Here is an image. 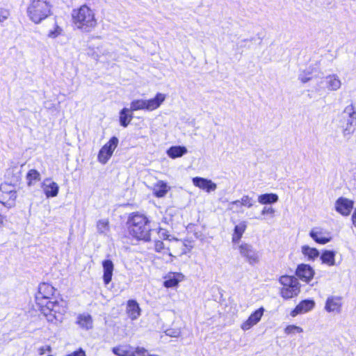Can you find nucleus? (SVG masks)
Segmentation results:
<instances>
[{
    "label": "nucleus",
    "mask_w": 356,
    "mask_h": 356,
    "mask_svg": "<svg viewBox=\"0 0 356 356\" xmlns=\"http://www.w3.org/2000/svg\"><path fill=\"white\" fill-rule=\"evenodd\" d=\"M245 229V224H237L235 226L232 235V243L234 244V248H236L235 245L239 243V241L241 238Z\"/></svg>",
    "instance_id": "nucleus-23"
},
{
    "label": "nucleus",
    "mask_w": 356,
    "mask_h": 356,
    "mask_svg": "<svg viewBox=\"0 0 356 356\" xmlns=\"http://www.w3.org/2000/svg\"><path fill=\"white\" fill-rule=\"evenodd\" d=\"M278 201V196L275 193H266L258 196V202L262 204H273Z\"/></svg>",
    "instance_id": "nucleus-25"
},
{
    "label": "nucleus",
    "mask_w": 356,
    "mask_h": 356,
    "mask_svg": "<svg viewBox=\"0 0 356 356\" xmlns=\"http://www.w3.org/2000/svg\"><path fill=\"white\" fill-rule=\"evenodd\" d=\"M325 309L328 312L340 313L341 309V298L336 296H332L327 299Z\"/></svg>",
    "instance_id": "nucleus-15"
},
{
    "label": "nucleus",
    "mask_w": 356,
    "mask_h": 356,
    "mask_svg": "<svg viewBox=\"0 0 356 356\" xmlns=\"http://www.w3.org/2000/svg\"><path fill=\"white\" fill-rule=\"evenodd\" d=\"M112 352L117 356H136L134 348L129 345H120L112 348Z\"/></svg>",
    "instance_id": "nucleus-19"
},
{
    "label": "nucleus",
    "mask_w": 356,
    "mask_h": 356,
    "mask_svg": "<svg viewBox=\"0 0 356 356\" xmlns=\"http://www.w3.org/2000/svg\"><path fill=\"white\" fill-rule=\"evenodd\" d=\"M154 249L156 252H160L164 249V244L160 240H156L154 244Z\"/></svg>",
    "instance_id": "nucleus-47"
},
{
    "label": "nucleus",
    "mask_w": 356,
    "mask_h": 356,
    "mask_svg": "<svg viewBox=\"0 0 356 356\" xmlns=\"http://www.w3.org/2000/svg\"><path fill=\"white\" fill-rule=\"evenodd\" d=\"M67 356H86V353L82 348H79Z\"/></svg>",
    "instance_id": "nucleus-50"
},
{
    "label": "nucleus",
    "mask_w": 356,
    "mask_h": 356,
    "mask_svg": "<svg viewBox=\"0 0 356 356\" xmlns=\"http://www.w3.org/2000/svg\"><path fill=\"white\" fill-rule=\"evenodd\" d=\"M343 113L348 115V118H356V112L353 104L347 106L343 111Z\"/></svg>",
    "instance_id": "nucleus-42"
},
{
    "label": "nucleus",
    "mask_w": 356,
    "mask_h": 356,
    "mask_svg": "<svg viewBox=\"0 0 356 356\" xmlns=\"http://www.w3.org/2000/svg\"><path fill=\"white\" fill-rule=\"evenodd\" d=\"M312 79L310 72H303L298 76V79L303 83L309 81Z\"/></svg>",
    "instance_id": "nucleus-41"
},
{
    "label": "nucleus",
    "mask_w": 356,
    "mask_h": 356,
    "mask_svg": "<svg viewBox=\"0 0 356 356\" xmlns=\"http://www.w3.org/2000/svg\"><path fill=\"white\" fill-rule=\"evenodd\" d=\"M310 236L317 243L325 244L330 241V238L325 236V234L322 231L313 229L310 232Z\"/></svg>",
    "instance_id": "nucleus-24"
},
{
    "label": "nucleus",
    "mask_w": 356,
    "mask_h": 356,
    "mask_svg": "<svg viewBox=\"0 0 356 356\" xmlns=\"http://www.w3.org/2000/svg\"><path fill=\"white\" fill-rule=\"evenodd\" d=\"M165 334L166 335L170 336L171 337H179L180 332L178 330L170 329L165 331Z\"/></svg>",
    "instance_id": "nucleus-48"
},
{
    "label": "nucleus",
    "mask_w": 356,
    "mask_h": 356,
    "mask_svg": "<svg viewBox=\"0 0 356 356\" xmlns=\"http://www.w3.org/2000/svg\"><path fill=\"white\" fill-rule=\"evenodd\" d=\"M238 200L240 202L244 209L245 208L250 209L255 204V201L254 200L253 197H250L248 195H243L241 200Z\"/></svg>",
    "instance_id": "nucleus-35"
},
{
    "label": "nucleus",
    "mask_w": 356,
    "mask_h": 356,
    "mask_svg": "<svg viewBox=\"0 0 356 356\" xmlns=\"http://www.w3.org/2000/svg\"><path fill=\"white\" fill-rule=\"evenodd\" d=\"M300 292V286L291 287H283L281 290V296L285 299L291 298L297 296Z\"/></svg>",
    "instance_id": "nucleus-26"
},
{
    "label": "nucleus",
    "mask_w": 356,
    "mask_h": 356,
    "mask_svg": "<svg viewBox=\"0 0 356 356\" xmlns=\"http://www.w3.org/2000/svg\"><path fill=\"white\" fill-rule=\"evenodd\" d=\"M187 149L183 146H172L167 150V154L172 159L181 157L187 153Z\"/></svg>",
    "instance_id": "nucleus-21"
},
{
    "label": "nucleus",
    "mask_w": 356,
    "mask_h": 356,
    "mask_svg": "<svg viewBox=\"0 0 356 356\" xmlns=\"http://www.w3.org/2000/svg\"><path fill=\"white\" fill-rule=\"evenodd\" d=\"M275 211L271 207H264L261 215L264 216V220H271L275 216Z\"/></svg>",
    "instance_id": "nucleus-38"
},
{
    "label": "nucleus",
    "mask_w": 356,
    "mask_h": 356,
    "mask_svg": "<svg viewBox=\"0 0 356 356\" xmlns=\"http://www.w3.org/2000/svg\"><path fill=\"white\" fill-rule=\"evenodd\" d=\"M302 252L309 260H314L319 256V252L317 249L310 248L308 245H303L302 247Z\"/></svg>",
    "instance_id": "nucleus-32"
},
{
    "label": "nucleus",
    "mask_w": 356,
    "mask_h": 356,
    "mask_svg": "<svg viewBox=\"0 0 356 356\" xmlns=\"http://www.w3.org/2000/svg\"><path fill=\"white\" fill-rule=\"evenodd\" d=\"M192 181L194 186L207 193L214 191L217 188V185L210 179L197 177H194Z\"/></svg>",
    "instance_id": "nucleus-11"
},
{
    "label": "nucleus",
    "mask_w": 356,
    "mask_h": 356,
    "mask_svg": "<svg viewBox=\"0 0 356 356\" xmlns=\"http://www.w3.org/2000/svg\"><path fill=\"white\" fill-rule=\"evenodd\" d=\"M264 312V309L260 307L254 312L249 318L241 325V328L243 330L250 329L253 325H256L261 320Z\"/></svg>",
    "instance_id": "nucleus-12"
},
{
    "label": "nucleus",
    "mask_w": 356,
    "mask_h": 356,
    "mask_svg": "<svg viewBox=\"0 0 356 356\" xmlns=\"http://www.w3.org/2000/svg\"><path fill=\"white\" fill-rule=\"evenodd\" d=\"M51 14V5L47 0H32L27 8L30 20L39 24Z\"/></svg>",
    "instance_id": "nucleus-3"
},
{
    "label": "nucleus",
    "mask_w": 356,
    "mask_h": 356,
    "mask_svg": "<svg viewBox=\"0 0 356 356\" xmlns=\"http://www.w3.org/2000/svg\"><path fill=\"white\" fill-rule=\"evenodd\" d=\"M72 19L78 29L88 32L95 28L97 20L94 12L86 5L81 6L79 9L72 12Z\"/></svg>",
    "instance_id": "nucleus-2"
},
{
    "label": "nucleus",
    "mask_w": 356,
    "mask_h": 356,
    "mask_svg": "<svg viewBox=\"0 0 356 356\" xmlns=\"http://www.w3.org/2000/svg\"><path fill=\"white\" fill-rule=\"evenodd\" d=\"M356 225V224H355Z\"/></svg>",
    "instance_id": "nucleus-54"
},
{
    "label": "nucleus",
    "mask_w": 356,
    "mask_h": 356,
    "mask_svg": "<svg viewBox=\"0 0 356 356\" xmlns=\"http://www.w3.org/2000/svg\"><path fill=\"white\" fill-rule=\"evenodd\" d=\"M296 275L302 281L308 283L313 278L314 270L309 265L302 264L298 266Z\"/></svg>",
    "instance_id": "nucleus-10"
},
{
    "label": "nucleus",
    "mask_w": 356,
    "mask_h": 356,
    "mask_svg": "<svg viewBox=\"0 0 356 356\" xmlns=\"http://www.w3.org/2000/svg\"><path fill=\"white\" fill-rule=\"evenodd\" d=\"M136 356H146L147 350L142 347H137L134 350Z\"/></svg>",
    "instance_id": "nucleus-45"
},
{
    "label": "nucleus",
    "mask_w": 356,
    "mask_h": 356,
    "mask_svg": "<svg viewBox=\"0 0 356 356\" xmlns=\"http://www.w3.org/2000/svg\"><path fill=\"white\" fill-rule=\"evenodd\" d=\"M353 207V202L347 198L340 197L335 203L336 210L343 216H348Z\"/></svg>",
    "instance_id": "nucleus-13"
},
{
    "label": "nucleus",
    "mask_w": 356,
    "mask_h": 356,
    "mask_svg": "<svg viewBox=\"0 0 356 356\" xmlns=\"http://www.w3.org/2000/svg\"><path fill=\"white\" fill-rule=\"evenodd\" d=\"M325 89L326 85L325 79L323 80L318 81L314 86V91L318 94H322L323 92L325 91Z\"/></svg>",
    "instance_id": "nucleus-40"
},
{
    "label": "nucleus",
    "mask_w": 356,
    "mask_h": 356,
    "mask_svg": "<svg viewBox=\"0 0 356 356\" xmlns=\"http://www.w3.org/2000/svg\"><path fill=\"white\" fill-rule=\"evenodd\" d=\"M127 312L131 320L137 319L140 315V308L138 303L134 300H128Z\"/></svg>",
    "instance_id": "nucleus-18"
},
{
    "label": "nucleus",
    "mask_w": 356,
    "mask_h": 356,
    "mask_svg": "<svg viewBox=\"0 0 356 356\" xmlns=\"http://www.w3.org/2000/svg\"><path fill=\"white\" fill-rule=\"evenodd\" d=\"M315 302L312 300H305L301 301L296 308L291 311V316L294 317L300 314L306 313L313 309Z\"/></svg>",
    "instance_id": "nucleus-14"
},
{
    "label": "nucleus",
    "mask_w": 356,
    "mask_h": 356,
    "mask_svg": "<svg viewBox=\"0 0 356 356\" xmlns=\"http://www.w3.org/2000/svg\"><path fill=\"white\" fill-rule=\"evenodd\" d=\"M41 188L47 198L58 195L59 186L51 178H45L41 183Z\"/></svg>",
    "instance_id": "nucleus-9"
},
{
    "label": "nucleus",
    "mask_w": 356,
    "mask_h": 356,
    "mask_svg": "<svg viewBox=\"0 0 356 356\" xmlns=\"http://www.w3.org/2000/svg\"><path fill=\"white\" fill-rule=\"evenodd\" d=\"M156 231L154 232V234H156L159 235V237L161 239H168V240H170L169 238L170 237V235L168 234V231L165 229H162V228H156L155 229Z\"/></svg>",
    "instance_id": "nucleus-43"
},
{
    "label": "nucleus",
    "mask_w": 356,
    "mask_h": 356,
    "mask_svg": "<svg viewBox=\"0 0 356 356\" xmlns=\"http://www.w3.org/2000/svg\"><path fill=\"white\" fill-rule=\"evenodd\" d=\"M63 29L59 26L55 20L53 21V29L49 30L47 33V37L54 39L62 34Z\"/></svg>",
    "instance_id": "nucleus-34"
},
{
    "label": "nucleus",
    "mask_w": 356,
    "mask_h": 356,
    "mask_svg": "<svg viewBox=\"0 0 356 356\" xmlns=\"http://www.w3.org/2000/svg\"><path fill=\"white\" fill-rule=\"evenodd\" d=\"M102 266L104 270L103 280L104 284L107 285L112 280L114 265L111 260L106 259L103 261Z\"/></svg>",
    "instance_id": "nucleus-17"
},
{
    "label": "nucleus",
    "mask_w": 356,
    "mask_h": 356,
    "mask_svg": "<svg viewBox=\"0 0 356 356\" xmlns=\"http://www.w3.org/2000/svg\"><path fill=\"white\" fill-rule=\"evenodd\" d=\"M352 220H353V222H356V209L355 210V211L353 213Z\"/></svg>",
    "instance_id": "nucleus-51"
},
{
    "label": "nucleus",
    "mask_w": 356,
    "mask_h": 356,
    "mask_svg": "<svg viewBox=\"0 0 356 356\" xmlns=\"http://www.w3.org/2000/svg\"><path fill=\"white\" fill-rule=\"evenodd\" d=\"M16 197L15 186L8 183H3L0 185V202L4 205L11 207L14 204Z\"/></svg>",
    "instance_id": "nucleus-6"
},
{
    "label": "nucleus",
    "mask_w": 356,
    "mask_h": 356,
    "mask_svg": "<svg viewBox=\"0 0 356 356\" xmlns=\"http://www.w3.org/2000/svg\"><path fill=\"white\" fill-rule=\"evenodd\" d=\"M10 15V13L8 10L5 9H1L0 10V23L6 20Z\"/></svg>",
    "instance_id": "nucleus-44"
},
{
    "label": "nucleus",
    "mask_w": 356,
    "mask_h": 356,
    "mask_svg": "<svg viewBox=\"0 0 356 356\" xmlns=\"http://www.w3.org/2000/svg\"><path fill=\"white\" fill-rule=\"evenodd\" d=\"M170 187L163 181H159L153 186V193L157 197H164L168 192Z\"/></svg>",
    "instance_id": "nucleus-20"
},
{
    "label": "nucleus",
    "mask_w": 356,
    "mask_h": 356,
    "mask_svg": "<svg viewBox=\"0 0 356 356\" xmlns=\"http://www.w3.org/2000/svg\"><path fill=\"white\" fill-rule=\"evenodd\" d=\"M52 350L51 349V347L50 346H42V347H40L39 349H38V353L40 355H42L45 353L46 351L49 352V353H51Z\"/></svg>",
    "instance_id": "nucleus-49"
},
{
    "label": "nucleus",
    "mask_w": 356,
    "mask_h": 356,
    "mask_svg": "<svg viewBox=\"0 0 356 356\" xmlns=\"http://www.w3.org/2000/svg\"><path fill=\"white\" fill-rule=\"evenodd\" d=\"M280 282L284 287H291L300 286V284L296 277L289 275H283L280 278Z\"/></svg>",
    "instance_id": "nucleus-28"
},
{
    "label": "nucleus",
    "mask_w": 356,
    "mask_h": 356,
    "mask_svg": "<svg viewBox=\"0 0 356 356\" xmlns=\"http://www.w3.org/2000/svg\"><path fill=\"white\" fill-rule=\"evenodd\" d=\"M326 89L329 91L338 90L341 86V81L337 74H330L325 77Z\"/></svg>",
    "instance_id": "nucleus-16"
},
{
    "label": "nucleus",
    "mask_w": 356,
    "mask_h": 356,
    "mask_svg": "<svg viewBox=\"0 0 356 356\" xmlns=\"http://www.w3.org/2000/svg\"><path fill=\"white\" fill-rule=\"evenodd\" d=\"M355 125H356V118H348L346 120V126L343 129L344 137H348L354 132L353 126Z\"/></svg>",
    "instance_id": "nucleus-30"
},
{
    "label": "nucleus",
    "mask_w": 356,
    "mask_h": 356,
    "mask_svg": "<svg viewBox=\"0 0 356 356\" xmlns=\"http://www.w3.org/2000/svg\"><path fill=\"white\" fill-rule=\"evenodd\" d=\"M165 99V95L163 93H157L154 98L150 99H136L131 102L130 111L147 110L152 111L158 108Z\"/></svg>",
    "instance_id": "nucleus-4"
},
{
    "label": "nucleus",
    "mask_w": 356,
    "mask_h": 356,
    "mask_svg": "<svg viewBox=\"0 0 356 356\" xmlns=\"http://www.w3.org/2000/svg\"><path fill=\"white\" fill-rule=\"evenodd\" d=\"M103 227H106V225H108V224H104V223H102L101 224Z\"/></svg>",
    "instance_id": "nucleus-53"
},
{
    "label": "nucleus",
    "mask_w": 356,
    "mask_h": 356,
    "mask_svg": "<svg viewBox=\"0 0 356 356\" xmlns=\"http://www.w3.org/2000/svg\"><path fill=\"white\" fill-rule=\"evenodd\" d=\"M227 209L236 213H243L245 211V209L238 200L229 202L227 206Z\"/></svg>",
    "instance_id": "nucleus-33"
},
{
    "label": "nucleus",
    "mask_w": 356,
    "mask_h": 356,
    "mask_svg": "<svg viewBox=\"0 0 356 356\" xmlns=\"http://www.w3.org/2000/svg\"><path fill=\"white\" fill-rule=\"evenodd\" d=\"M26 179L27 180L28 186H31L39 181L41 179V176L38 170L31 169L26 174Z\"/></svg>",
    "instance_id": "nucleus-27"
},
{
    "label": "nucleus",
    "mask_w": 356,
    "mask_h": 356,
    "mask_svg": "<svg viewBox=\"0 0 356 356\" xmlns=\"http://www.w3.org/2000/svg\"><path fill=\"white\" fill-rule=\"evenodd\" d=\"M118 139L115 136L112 137L110 140L99 150L98 154L99 161L105 164L112 156L113 151L118 146Z\"/></svg>",
    "instance_id": "nucleus-8"
},
{
    "label": "nucleus",
    "mask_w": 356,
    "mask_h": 356,
    "mask_svg": "<svg viewBox=\"0 0 356 356\" xmlns=\"http://www.w3.org/2000/svg\"><path fill=\"white\" fill-rule=\"evenodd\" d=\"M241 257L245 258L250 265L258 264L260 261L259 252L253 246L247 243H242L238 247Z\"/></svg>",
    "instance_id": "nucleus-7"
},
{
    "label": "nucleus",
    "mask_w": 356,
    "mask_h": 356,
    "mask_svg": "<svg viewBox=\"0 0 356 356\" xmlns=\"http://www.w3.org/2000/svg\"><path fill=\"white\" fill-rule=\"evenodd\" d=\"M129 111L130 109L124 108L120 113V124L124 127H127L133 118L132 114H129Z\"/></svg>",
    "instance_id": "nucleus-29"
},
{
    "label": "nucleus",
    "mask_w": 356,
    "mask_h": 356,
    "mask_svg": "<svg viewBox=\"0 0 356 356\" xmlns=\"http://www.w3.org/2000/svg\"><path fill=\"white\" fill-rule=\"evenodd\" d=\"M127 222H148V220L144 215L133 213L129 217Z\"/></svg>",
    "instance_id": "nucleus-37"
},
{
    "label": "nucleus",
    "mask_w": 356,
    "mask_h": 356,
    "mask_svg": "<svg viewBox=\"0 0 356 356\" xmlns=\"http://www.w3.org/2000/svg\"><path fill=\"white\" fill-rule=\"evenodd\" d=\"M76 323L80 327L87 330L92 327V319L89 314L79 315Z\"/></svg>",
    "instance_id": "nucleus-22"
},
{
    "label": "nucleus",
    "mask_w": 356,
    "mask_h": 356,
    "mask_svg": "<svg viewBox=\"0 0 356 356\" xmlns=\"http://www.w3.org/2000/svg\"><path fill=\"white\" fill-rule=\"evenodd\" d=\"M3 220H6L5 219V217H4V216H1V215H0V222H3Z\"/></svg>",
    "instance_id": "nucleus-52"
},
{
    "label": "nucleus",
    "mask_w": 356,
    "mask_h": 356,
    "mask_svg": "<svg viewBox=\"0 0 356 356\" xmlns=\"http://www.w3.org/2000/svg\"><path fill=\"white\" fill-rule=\"evenodd\" d=\"M175 242L178 246H180V248H181V251L180 254H186V245L181 241L178 240L177 238H175Z\"/></svg>",
    "instance_id": "nucleus-46"
},
{
    "label": "nucleus",
    "mask_w": 356,
    "mask_h": 356,
    "mask_svg": "<svg viewBox=\"0 0 356 356\" xmlns=\"http://www.w3.org/2000/svg\"><path fill=\"white\" fill-rule=\"evenodd\" d=\"M129 233L138 240L149 241L154 234L156 229H152L149 224H131L129 227Z\"/></svg>",
    "instance_id": "nucleus-5"
},
{
    "label": "nucleus",
    "mask_w": 356,
    "mask_h": 356,
    "mask_svg": "<svg viewBox=\"0 0 356 356\" xmlns=\"http://www.w3.org/2000/svg\"><path fill=\"white\" fill-rule=\"evenodd\" d=\"M303 332L302 327L296 326L295 325H290L286 327L284 329V332L287 334H294L296 332L301 333Z\"/></svg>",
    "instance_id": "nucleus-39"
},
{
    "label": "nucleus",
    "mask_w": 356,
    "mask_h": 356,
    "mask_svg": "<svg viewBox=\"0 0 356 356\" xmlns=\"http://www.w3.org/2000/svg\"><path fill=\"white\" fill-rule=\"evenodd\" d=\"M179 282V280L177 278V275L175 274L170 275L164 282V286L166 288H170L176 286Z\"/></svg>",
    "instance_id": "nucleus-36"
},
{
    "label": "nucleus",
    "mask_w": 356,
    "mask_h": 356,
    "mask_svg": "<svg viewBox=\"0 0 356 356\" xmlns=\"http://www.w3.org/2000/svg\"><path fill=\"white\" fill-rule=\"evenodd\" d=\"M334 257L335 253L334 251L325 250L322 253L321 259L323 264H326L328 266H334L335 264Z\"/></svg>",
    "instance_id": "nucleus-31"
},
{
    "label": "nucleus",
    "mask_w": 356,
    "mask_h": 356,
    "mask_svg": "<svg viewBox=\"0 0 356 356\" xmlns=\"http://www.w3.org/2000/svg\"><path fill=\"white\" fill-rule=\"evenodd\" d=\"M55 291L53 286L43 282L39 285L38 291L35 295V301L39 309L51 323L61 322L66 312L65 302L63 300H52Z\"/></svg>",
    "instance_id": "nucleus-1"
}]
</instances>
